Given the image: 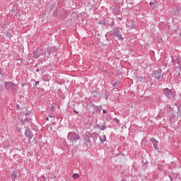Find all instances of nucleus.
<instances>
[{"label":"nucleus","mask_w":181,"mask_h":181,"mask_svg":"<svg viewBox=\"0 0 181 181\" xmlns=\"http://www.w3.org/2000/svg\"><path fill=\"white\" fill-rule=\"evenodd\" d=\"M73 179H78V177H80V175L77 173H75L73 175Z\"/></svg>","instance_id":"nucleus-8"},{"label":"nucleus","mask_w":181,"mask_h":181,"mask_svg":"<svg viewBox=\"0 0 181 181\" xmlns=\"http://www.w3.org/2000/svg\"><path fill=\"white\" fill-rule=\"evenodd\" d=\"M100 141L102 142V144L107 142V136H105V135L100 136Z\"/></svg>","instance_id":"nucleus-5"},{"label":"nucleus","mask_w":181,"mask_h":181,"mask_svg":"<svg viewBox=\"0 0 181 181\" xmlns=\"http://www.w3.org/2000/svg\"><path fill=\"white\" fill-rule=\"evenodd\" d=\"M164 91L168 98H170V99L175 98V95L176 94V93L173 90L166 88L164 90Z\"/></svg>","instance_id":"nucleus-1"},{"label":"nucleus","mask_w":181,"mask_h":181,"mask_svg":"<svg viewBox=\"0 0 181 181\" xmlns=\"http://www.w3.org/2000/svg\"><path fill=\"white\" fill-rule=\"evenodd\" d=\"M119 39H120V40H122V37L120 36V37H119Z\"/></svg>","instance_id":"nucleus-17"},{"label":"nucleus","mask_w":181,"mask_h":181,"mask_svg":"<svg viewBox=\"0 0 181 181\" xmlns=\"http://www.w3.org/2000/svg\"><path fill=\"white\" fill-rule=\"evenodd\" d=\"M103 112L104 114H107V110H103Z\"/></svg>","instance_id":"nucleus-11"},{"label":"nucleus","mask_w":181,"mask_h":181,"mask_svg":"<svg viewBox=\"0 0 181 181\" xmlns=\"http://www.w3.org/2000/svg\"><path fill=\"white\" fill-rule=\"evenodd\" d=\"M17 108H19V105H17Z\"/></svg>","instance_id":"nucleus-19"},{"label":"nucleus","mask_w":181,"mask_h":181,"mask_svg":"<svg viewBox=\"0 0 181 181\" xmlns=\"http://www.w3.org/2000/svg\"><path fill=\"white\" fill-rule=\"evenodd\" d=\"M39 71H40L39 69H36V72L37 73V72H39Z\"/></svg>","instance_id":"nucleus-15"},{"label":"nucleus","mask_w":181,"mask_h":181,"mask_svg":"<svg viewBox=\"0 0 181 181\" xmlns=\"http://www.w3.org/2000/svg\"><path fill=\"white\" fill-rule=\"evenodd\" d=\"M6 88H7L8 90H12V88H13V87H15V83H12V82H6L4 84Z\"/></svg>","instance_id":"nucleus-3"},{"label":"nucleus","mask_w":181,"mask_h":181,"mask_svg":"<svg viewBox=\"0 0 181 181\" xmlns=\"http://www.w3.org/2000/svg\"><path fill=\"white\" fill-rule=\"evenodd\" d=\"M40 56V54H39V51H34V57L35 59H37Z\"/></svg>","instance_id":"nucleus-6"},{"label":"nucleus","mask_w":181,"mask_h":181,"mask_svg":"<svg viewBox=\"0 0 181 181\" xmlns=\"http://www.w3.org/2000/svg\"><path fill=\"white\" fill-rule=\"evenodd\" d=\"M39 81H37L36 83H35V84H36V86H37V84H39Z\"/></svg>","instance_id":"nucleus-16"},{"label":"nucleus","mask_w":181,"mask_h":181,"mask_svg":"<svg viewBox=\"0 0 181 181\" xmlns=\"http://www.w3.org/2000/svg\"><path fill=\"white\" fill-rule=\"evenodd\" d=\"M153 77L157 78V80H159V78H160V74H159V72H154L153 74Z\"/></svg>","instance_id":"nucleus-4"},{"label":"nucleus","mask_w":181,"mask_h":181,"mask_svg":"<svg viewBox=\"0 0 181 181\" xmlns=\"http://www.w3.org/2000/svg\"><path fill=\"white\" fill-rule=\"evenodd\" d=\"M47 121H49V117H47Z\"/></svg>","instance_id":"nucleus-18"},{"label":"nucleus","mask_w":181,"mask_h":181,"mask_svg":"<svg viewBox=\"0 0 181 181\" xmlns=\"http://www.w3.org/2000/svg\"><path fill=\"white\" fill-rule=\"evenodd\" d=\"M151 141H153L154 146H156V145H158V141L154 139H152Z\"/></svg>","instance_id":"nucleus-9"},{"label":"nucleus","mask_w":181,"mask_h":181,"mask_svg":"<svg viewBox=\"0 0 181 181\" xmlns=\"http://www.w3.org/2000/svg\"><path fill=\"white\" fill-rule=\"evenodd\" d=\"M11 176V179H16V177H18V174H16V173H12Z\"/></svg>","instance_id":"nucleus-7"},{"label":"nucleus","mask_w":181,"mask_h":181,"mask_svg":"<svg viewBox=\"0 0 181 181\" xmlns=\"http://www.w3.org/2000/svg\"><path fill=\"white\" fill-rule=\"evenodd\" d=\"M49 118H52L53 116H52L51 115H48Z\"/></svg>","instance_id":"nucleus-14"},{"label":"nucleus","mask_w":181,"mask_h":181,"mask_svg":"<svg viewBox=\"0 0 181 181\" xmlns=\"http://www.w3.org/2000/svg\"><path fill=\"white\" fill-rule=\"evenodd\" d=\"M155 149H158V144H156V146H154Z\"/></svg>","instance_id":"nucleus-13"},{"label":"nucleus","mask_w":181,"mask_h":181,"mask_svg":"<svg viewBox=\"0 0 181 181\" xmlns=\"http://www.w3.org/2000/svg\"><path fill=\"white\" fill-rule=\"evenodd\" d=\"M149 5L150 6H152V5H153V2H150Z\"/></svg>","instance_id":"nucleus-12"},{"label":"nucleus","mask_w":181,"mask_h":181,"mask_svg":"<svg viewBox=\"0 0 181 181\" xmlns=\"http://www.w3.org/2000/svg\"><path fill=\"white\" fill-rule=\"evenodd\" d=\"M69 139L71 141V142H76V141H78V136L74 133H70L68 136Z\"/></svg>","instance_id":"nucleus-2"},{"label":"nucleus","mask_w":181,"mask_h":181,"mask_svg":"<svg viewBox=\"0 0 181 181\" xmlns=\"http://www.w3.org/2000/svg\"><path fill=\"white\" fill-rule=\"evenodd\" d=\"M151 141H153L154 146H156V145H158V141L154 139H152Z\"/></svg>","instance_id":"nucleus-10"}]
</instances>
